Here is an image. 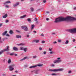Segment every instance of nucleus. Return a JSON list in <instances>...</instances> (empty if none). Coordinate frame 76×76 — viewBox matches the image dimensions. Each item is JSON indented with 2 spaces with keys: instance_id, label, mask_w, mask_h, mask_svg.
<instances>
[{
  "instance_id": "obj_36",
  "label": "nucleus",
  "mask_w": 76,
  "mask_h": 76,
  "mask_svg": "<svg viewBox=\"0 0 76 76\" xmlns=\"http://www.w3.org/2000/svg\"><path fill=\"white\" fill-rule=\"evenodd\" d=\"M54 66H55V65H54V64H52L51 65V67H54Z\"/></svg>"
},
{
  "instance_id": "obj_56",
  "label": "nucleus",
  "mask_w": 76,
  "mask_h": 76,
  "mask_svg": "<svg viewBox=\"0 0 76 76\" xmlns=\"http://www.w3.org/2000/svg\"><path fill=\"white\" fill-rule=\"evenodd\" d=\"M48 20H49V19L48 18H46V20L48 21Z\"/></svg>"
},
{
  "instance_id": "obj_49",
  "label": "nucleus",
  "mask_w": 76,
  "mask_h": 76,
  "mask_svg": "<svg viewBox=\"0 0 76 76\" xmlns=\"http://www.w3.org/2000/svg\"><path fill=\"white\" fill-rule=\"evenodd\" d=\"M74 10H76V7H74L73 8Z\"/></svg>"
},
{
  "instance_id": "obj_7",
  "label": "nucleus",
  "mask_w": 76,
  "mask_h": 76,
  "mask_svg": "<svg viewBox=\"0 0 76 76\" xmlns=\"http://www.w3.org/2000/svg\"><path fill=\"white\" fill-rule=\"evenodd\" d=\"M9 46H7V48L3 50V51H9Z\"/></svg>"
},
{
  "instance_id": "obj_22",
  "label": "nucleus",
  "mask_w": 76,
  "mask_h": 76,
  "mask_svg": "<svg viewBox=\"0 0 76 76\" xmlns=\"http://www.w3.org/2000/svg\"><path fill=\"white\" fill-rule=\"evenodd\" d=\"M36 43H39V40L38 39H35Z\"/></svg>"
},
{
  "instance_id": "obj_13",
  "label": "nucleus",
  "mask_w": 76,
  "mask_h": 76,
  "mask_svg": "<svg viewBox=\"0 0 76 76\" xmlns=\"http://www.w3.org/2000/svg\"><path fill=\"white\" fill-rule=\"evenodd\" d=\"M36 66H37H37H38V67H41V66H43V64H39L36 65Z\"/></svg>"
},
{
  "instance_id": "obj_62",
  "label": "nucleus",
  "mask_w": 76,
  "mask_h": 76,
  "mask_svg": "<svg viewBox=\"0 0 76 76\" xmlns=\"http://www.w3.org/2000/svg\"><path fill=\"white\" fill-rule=\"evenodd\" d=\"M31 1H33V0H30Z\"/></svg>"
},
{
  "instance_id": "obj_53",
  "label": "nucleus",
  "mask_w": 76,
  "mask_h": 76,
  "mask_svg": "<svg viewBox=\"0 0 76 76\" xmlns=\"http://www.w3.org/2000/svg\"><path fill=\"white\" fill-rule=\"evenodd\" d=\"M36 23H37V24H38V21H36Z\"/></svg>"
},
{
  "instance_id": "obj_10",
  "label": "nucleus",
  "mask_w": 76,
  "mask_h": 76,
  "mask_svg": "<svg viewBox=\"0 0 76 76\" xmlns=\"http://www.w3.org/2000/svg\"><path fill=\"white\" fill-rule=\"evenodd\" d=\"M35 67H37L36 65L31 66L29 67V68L30 69H32L33 68H35Z\"/></svg>"
},
{
  "instance_id": "obj_1",
  "label": "nucleus",
  "mask_w": 76,
  "mask_h": 76,
  "mask_svg": "<svg viewBox=\"0 0 76 76\" xmlns=\"http://www.w3.org/2000/svg\"><path fill=\"white\" fill-rule=\"evenodd\" d=\"M76 20V18L71 17H67L66 18H64L62 17H61L56 18L54 22L55 23H58V22H62V21H69V20Z\"/></svg>"
},
{
  "instance_id": "obj_45",
  "label": "nucleus",
  "mask_w": 76,
  "mask_h": 76,
  "mask_svg": "<svg viewBox=\"0 0 76 76\" xmlns=\"http://www.w3.org/2000/svg\"><path fill=\"white\" fill-rule=\"evenodd\" d=\"M24 67H28V65H24Z\"/></svg>"
},
{
  "instance_id": "obj_44",
  "label": "nucleus",
  "mask_w": 76,
  "mask_h": 76,
  "mask_svg": "<svg viewBox=\"0 0 76 76\" xmlns=\"http://www.w3.org/2000/svg\"><path fill=\"white\" fill-rule=\"evenodd\" d=\"M26 37L27 38H29V34L27 35Z\"/></svg>"
},
{
  "instance_id": "obj_11",
  "label": "nucleus",
  "mask_w": 76,
  "mask_h": 76,
  "mask_svg": "<svg viewBox=\"0 0 76 76\" xmlns=\"http://www.w3.org/2000/svg\"><path fill=\"white\" fill-rule=\"evenodd\" d=\"M26 16V15H24L22 16H21L20 17V19H23L25 18Z\"/></svg>"
},
{
  "instance_id": "obj_28",
  "label": "nucleus",
  "mask_w": 76,
  "mask_h": 76,
  "mask_svg": "<svg viewBox=\"0 0 76 76\" xmlns=\"http://www.w3.org/2000/svg\"><path fill=\"white\" fill-rule=\"evenodd\" d=\"M72 72V71L69 70L68 72V74H70V73H71Z\"/></svg>"
},
{
  "instance_id": "obj_14",
  "label": "nucleus",
  "mask_w": 76,
  "mask_h": 76,
  "mask_svg": "<svg viewBox=\"0 0 76 76\" xmlns=\"http://www.w3.org/2000/svg\"><path fill=\"white\" fill-rule=\"evenodd\" d=\"M25 43H23L20 44H18L17 45H18V46H20V45H25Z\"/></svg>"
},
{
  "instance_id": "obj_33",
  "label": "nucleus",
  "mask_w": 76,
  "mask_h": 76,
  "mask_svg": "<svg viewBox=\"0 0 76 76\" xmlns=\"http://www.w3.org/2000/svg\"><path fill=\"white\" fill-rule=\"evenodd\" d=\"M35 21H37L38 20V18H35L34 19Z\"/></svg>"
},
{
  "instance_id": "obj_18",
  "label": "nucleus",
  "mask_w": 76,
  "mask_h": 76,
  "mask_svg": "<svg viewBox=\"0 0 76 76\" xmlns=\"http://www.w3.org/2000/svg\"><path fill=\"white\" fill-rule=\"evenodd\" d=\"M7 33V31H5L4 32L3 34H2V35L4 36Z\"/></svg>"
},
{
  "instance_id": "obj_64",
  "label": "nucleus",
  "mask_w": 76,
  "mask_h": 76,
  "mask_svg": "<svg viewBox=\"0 0 76 76\" xmlns=\"http://www.w3.org/2000/svg\"><path fill=\"white\" fill-rule=\"evenodd\" d=\"M75 48H76V47H75Z\"/></svg>"
},
{
  "instance_id": "obj_6",
  "label": "nucleus",
  "mask_w": 76,
  "mask_h": 76,
  "mask_svg": "<svg viewBox=\"0 0 76 76\" xmlns=\"http://www.w3.org/2000/svg\"><path fill=\"white\" fill-rule=\"evenodd\" d=\"M22 28L23 29H24L25 31H28V27L26 26H22Z\"/></svg>"
},
{
  "instance_id": "obj_8",
  "label": "nucleus",
  "mask_w": 76,
  "mask_h": 76,
  "mask_svg": "<svg viewBox=\"0 0 76 76\" xmlns=\"http://www.w3.org/2000/svg\"><path fill=\"white\" fill-rule=\"evenodd\" d=\"M19 2H17L15 4H14L13 5V7H17L18 5H19Z\"/></svg>"
},
{
  "instance_id": "obj_43",
  "label": "nucleus",
  "mask_w": 76,
  "mask_h": 76,
  "mask_svg": "<svg viewBox=\"0 0 76 76\" xmlns=\"http://www.w3.org/2000/svg\"><path fill=\"white\" fill-rule=\"evenodd\" d=\"M47 53V52L46 51H44L43 52V54H46V53Z\"/></svg>"
},
{
  "instance_id": "obj_57",
  "label": "nucleus",
  "mask_w": 76,
  "mask_h": 76,
  "mask_svg": "<svg viewBox=\"0 0 76 76\" xmlns=\"http://www.w3.org/2000/svg\"><path fill=\"white\" fill-rule=\"evenodd\" d=\"M41 36H42V37H43L44 36V34H41Z\"/></svg>"
},
{
  "instance_id": "obj_40",
  "label": "nucleus",
  "mask_w": 76,
  "mask_h": 76,
  "mask_svg": "<svg viewBox=\"0 0 76 76\" xmlns=\"http://www.w3.org/2000/svg\"><path fill=\"white\" fill-rule=\"evenodd\" d=\"M43 2L44 3H46V0H43Z\"/></svg>"
},
{
  "instance_id": "obj_39",
  "label": "nucleus",
  "mask_w": 76,
  "mask_h": 76,
  "mask_svg": "<svg viewBox=\"0 0 76 76\" xmlns=\"http://www.w3.org/2000/svg\"><path fill=\"white\" fill-rule=\"evenodd\" d=\"M16 32H18V33H20V31L19 30H16Z\"/></svg>"
},
{
  "instance_id": "obj_60",
  "label": "nucleus",
  "mask_w": 76,
  "mask_h": 76,
  "mask_svg": "<svg viewBox=\"0 0 76 76\" xmlns=\"http://www.w3.org/2000/svg\"><path fill=\"white\" fill-rule=\"evenodd\" d=\"M15 72H16V73H18V72L17 71H15Z\"/></svg>"
},
{
  "instance_id": "obj_24",
  "label": "nucleus",
  "mask_w": 76,
  "mask_h": 76,
  "mask_svg": "<svg viewBox=\"0 0 76 76\" xmlns=\"http://www.w3.org/2000/svg\"><path fill=\"white\" fill-rule=\"evenodd\" d=\"M9 34L12 35L13 34V31L12 30H10L9 32Z\"/></svg>"
},
{
  "instance_id": "obj_52",
  "label": "nucleus",
  "mask_w": 76,
  "mask_h": 76,
  "mask_svg": "<svg viewBox=\"0 0 76 76\" xmlns=\"http://www.w3.org/2000/svg\"><path fill=\"white\" fill-rule=\"evenodd\" d=\"M39 50H42V48H39Z\"/></svg>"
},
{
  "instance_id": "obj_29",
  "label": "nucleus",
  "mask_w": 76,
  "mask_h": 76,
  "mask_svg": "<svg viewBox=\"0 0 76 76\" xmlns=\"http://www.w3.org/2000/svg\"><path fill=\"white\" fill-rule=\"evenodd\" d=\"M37 56H36V55L33 56V58H37Z\"/></svg>"
},
{
  "instance_id": "obj_15",
  "label": "nucleus",
  "mask_w": 76,
  "mask_h": 76,
  "mask_svg": "<svg viewBox=\"0 0 76 76\" xmlns=\"http://www.w3.org/2000/svg\"><path fill=\"white\" fill-rule=\"evenodd\" d=\"M13 50H14V51H18V49L16 47H14L13 48Z\"/></svg>"
},
{
  "instance_id": "obj_46",
  "label": "nucleus",
  "mask_w": 76,
  "mask_h": 76,
  "mask_svg": "<svg viewBox=\"0 0 76 76\" xmlns=\"http://www.w3.org/2000/svg\"><path fill=\"white\" fill-rule=\"evenodd\" d=\"M6 36H7V37H10V35H9V34H7L6 35Z\"/></svg>"
},
{
  "instance_id": "obj_35",
  "label": "nucleus",
  "mask_w": 76,
  "mask_h": 76,
  "mask_svg": "<svg viewBox=\"0 0 76 76\" xmlns=\"http://www.w3.org/2000/svg\"><path fill=\"white\" fill-rule=\"evenodd\" d=\"M4 52V51H3V50L0 52V55H1V54H2V53H3V52Z\"/></svg>"
},
{
  "instance_id": "obj_42",
  "label": "nucleus",
  "mask_w": 76,
  "mask_h": 76,
  "mask_svg": "<svg viewBox=\"0 0 76 76\" xmlns=\"http://www.w3.org/2000/svg\"><path fill=\"white\" fill-rule=\"evenodd\" d=\"M33 32H34V34H36L37 33V31H33Z\"/></svg>"
},
{
  "instance_id": "obj_4",
  "label": "nucleus",
  "mask_w": 76,
  "mask_h": 76,
  "mask_svg": "<svg viewBox=\"0 0 76 76\" xmlns=\"http://www.w3.org/2000/svg\"><path fill=\"white\" fill-rule=\"evenodd\" d=\"M60 58H57V60H55L54 61V63H59L61 62V60H60Z\"/></svg>"
},
{
  "instance_id": "obj_25",
  "label": "nucleus",
  "mask_w": 76,
  "mask_h": 76,
  "mask_svg": "<svg viewBox=\"0 0 76 76\" xmlns=\"http://www.w3.org/2000/svg\"><path fill=\"white\" fill-rule=\"evenodd\" d=\"M31 29H33L34 28V27H35V26L33 24L31 25Z\"/></svg>"
},
{
  "instance_id": "obj_17",
  "label": "nucleus",
  "mask_w": 76,
  "mask_h": 76,
  "mask_svg": "<svg viewBox=\"0 0 76 76\" xmlns=\"http://www.w3.org/2000/svg\"><path fill=\"white\" fill-rule=\"evenodd\" d=\"M26 58H27V57L26 56L24 58L21 59L20 60V61H23V60H25V59H26Z\"/></svg>"
},
{
  "instance_id": "obj_21",
  "label": "nucleus",
  "mask_w": 76,
  "mask_h": 76,
  "mask_svg": "<svg viewBox=\"0 0 76 76\" xmlns=\"http://www.w3.org/2000/svg\"><path fill=\"white\" fill-rule=\"evenodd\" d=\"M11 59H10L9 58V59L8 61V64H10V63H11Z\"/></svg>"
},
{
  "instance_id": "obj_51",
  "label": "nucleus",
  "mask_w": 76,
  "mask_h": 76,
  "mask_svg": "<svg viewBox=\"0 0 76 76\" xmlns=\"http://www.w3.org/2000/svg\"><path fill=\"white\" fill-rule=\"evenodd\" d=\"M72 41L73 42H75V39H73Z\"/></svg>"
},
{
  "instance_id": "obj_30",
  "label": "nucleus",
  "mask_w": 76,
  "mask_h": 76,
  "mask_svg": "<svg viewBox=\"0 0 76 76\" xmlns=\"http://www.w3.org/2000/svg\"><path fill=\"white\" fill-rule=\"evenodd\" d=\"M24 48H23V47H21V48H20V50H23Z\"/></svg>"
},
{
  "instance_id": "obj_54",
  "label": "nucleus",
  "mask_w": 76,
  "mask_h": 76,
  "mask_svg": "<svg viewBox=\"0 0 76 76\" xmlns=\"http://www.w3.org/2000/svg\"><path fill=\"white\" fill-rule=\"evenodd\" d=\"M15 56H17L18 54H15Z\"/></svg>"
},
{
  "instance_id": "obj_12",
  "label": "nucleus",
  "mask_w": 76,
  "mask_h": 76,
  "mask_svg": "<svg viewBox=\"0 0 76 76\" xmlns=\"http://www.w3.org/2000/svg\"><path fill=\"white\" fill-rule=\"evenodd\" d=\"M39 70H36L34 71V73L35 74H39Z\"/></svg>"
},
{
  "instance_id": "obj_41",
  "label": "nucleus",
  "mask_w": 76,
  "mask_h": 76,
  "mask_svg": "<svg viewBox=\"0 0 76 76\" xmlns=\"http://www.w3.org/2000/svg\"><path fill=\"white\" fill-rule=\"evenodd\" d=\"M35 42V39L34 40L32 41V43H34V42Z\"/></svg>"
},
{
  "instance_id": "obj_26",
  "label": "nucleus",
  "mask_w": 76,
  "mask_h": 76,
  "mask_svg": "<svg viewBox=\"0 0 76 76\" xmlns=\"http://www.w3.org/2000/svg\"><path fill=\"white\" fill-rule=\"evenodd\" d=\"M61 41H62L61 39H59L58 40V42H59V43L61 42Z\"/></svg>"
},
{
  "instance_id": "obj_58",
  "label": "nucleus",
  "mask_w": 76,
  "mask_h": 76,
  "mask_svg": "<svg viewBox=\"0 0 76 76\" xmlns=\"http://www.w3.org/2000/svg\"><path fill=\"white\" fill-rule=\"evenodd\" d=\"M24 0H21V1H23Z\"/></svg>"
},
{
  "instance_id": "obj_16",
  "label": "nucleus",
  "mask_w": 76,
  "mask_h": 76,
  "mask_svg": "<svg viewBox=\"0 0 76 76\" xmlns=\"http://www.w3.org/2000/svg\"><path fill=\"white\" fill-rule=\"evenodd\" d=\"M7 17V14H6L5 15L3 16L2 18H6Z\"/></svg>"
},
{
  "instance_id": "obj_38",
  "label": "nucleus",
  "mask_w": 76,
  "mask_h": 76,
  "mask_svg": "<svg viewBox=\"0 0 76 76\" xmlns=\"http://www.w3.org/2000/svg\"><path fill=\"white\" fill-rule=\"evenodd\" d=\"M45 41L43 40L42 41V44H44V43H45Z\"/></svg>"
},
{
  "instance_id": "obj_27",
  "label": "nucleus",
  "mask_w": 76,
  "mask_h": 76,
  "mask_svg": "<svg viewBox=\"0 0 76 76\" xmlns=\"http://www.w3.org/2000/svg\"><path fill=\"white\" fill-rule=\"evenodd\" d=\"M69 43V40H66V42H65V44H67Z\"/></svg>"
},
{
  "instance_id": "obj_2",
  "label": "nucleus",
  "mask_w": 76,
  "mask_h": 76,
  "mask_svg": "<svg viewBox=\"0 0 76 76\" xmlns=\"http://www.w3.org/2000/svg\"><path fill=\"white\" fill-rule=\"evenodd\" d=\"M63 70H64V69L62 68L49 69V71H50V72H61V71H63Z\"/></svg>"
},
{
  "instance_id": "obj_37",
  "label": "nucleus",
  "mask_w": 76,
  "mask_h": 76,
  "mask_svg": "<svg viewBox=\"0 0 76 76\" xmlns=\"http://www.w3.org/2000/svg\"><path fill=\"white\" fill-rule=\"evenodd\" d=\"M10 56H13V54H14V53H10Z\"/></svg>"
},
{
  "instance_id": "obj_3",
  "label": "nucleus",
  "mask_w": 76,
  "mask_h": 76,
  "mask_svg": "<svg viewBox=\"0 0 76 76\" xmlns=\"http://www.w3.org/2000/svg\"><path fill=\"white\" fill-rule=\"evenodd\" d=\"M14 67H16V66L15 64H12L10 65L9 67V70L10 71H13L14 70Z\"/></svg>"
},
{
  "instance_id": "obj_31",
  "label": "nucleus",
  "mask_w": 76,
  "mask_h": 76,
  "mask_svg": "<svg viewBox=\"0 0 76 76\" xmlns=\"http://www.w3.org/2000/svg\"><path fill=\"white\" fill-rule=\"evenodd\" d=\"M27 20L28 21V22H31V19H30V18H28L27 19Z\"/></svg>"
},
{
  "instance_id": "obj_32",
  "label": "nucleus",
  "mask_w": 76,
  "mask_h": 76,
  "mask_svg": "<svg viewBox=\"0 0 76 76\" xmlns=\"http://www.w3.org/2000/svg\"><path fill=\"white\" fill-rule=\"evenodd\" d=\"M31 11L33 12L34 11V8L32 7L31 8Z\"/></svg>"
},
{
  "instance_id": "obj_47",
  "label": "nucleus",
  "mask_w": 76,
  "mask_h": 76,
  "mask_svg": "<svg viewBox=\"0 0 76 76\" xmlns=\"http://www.w3.org/2000/svg\"><path fill=\"white\" fill-rule=\"evenodd\" d=\"M53 44H57V42L55 41L53 42Z\"/></svg>"
},
{
  "instance_id": "obj_59",
  "label": "nucleus",
  "mask_w": 76,
  "mask_h": 76,
  "mask_svg": "<svg viewBox=\"0 0 76 76\" xmlns=\"http://www.w3.org/2000/svg\"><path fill=\"white\" fill-rule=\"evenodd\" d=\"M34 71H31V73H33V72H34Z\"/></svg>"
},
{
  "instance_id": "obj_9",
  "label": "nucleus",
  "mask_w": 76,
  "mask_h": 76,
  "mask_svg": "<svg viewBox=\"0 0 76 76\" xmlns=\"http://www.w3.org/2000/svg\"><path fill=\"white\" fill-rule=\"evenodd\" d=\"M49 51H50L49 52L50 54H53V53H54V52L53 51H52V48H49Z\"/></svg>"
},
{
  "instance_id": "obj_5",
  "label": "nucleus",
  "mask_w": 76,
  "mask_h": 76,
  "mask_svg": "<svg viewBox=\"0 0 76 76\" xmlns=\"http://www.w3.org/2000/svg\"><path fill=\"white\" fill-rule=\"evenodd\" d=\"M11 2L10 1H7L4 2V5H5V8H8L9 7V5H7L8 3H10Z\"/></svg>"
},
{
  "instance_id": "obj_20",
  "label": "nucleus",
  "mask_w": 76,
  "mask_h": 76,
  "mask_svg": "<svg viewBox=\"0 0 76 76\" xmlns=\"http://www.w3.org/2000/svg\"><path fill=\"white\" fill-rule=\"evenodd\" d=\"M21 37V36L20 35H17L16 36V38H20Z\"/></svg>"
},
{
  "instance_id": "obj_23",
  "label": "nucleus",
  "mask_w": 76,
  "mask_h": 76,
  "mask_svg": "<svg viewBox=\"0 0 76 76\" xmlns=\"http://www.w3.org/2000/svg\"><path fill=\"white\" fill-rule=\"evenodd\" d=\"M57 75V74L54 73H52L51 74V75L52 76H56V75Z\"/></svg>"
},
{
  "instance_id": "obj_48",
  "label": "nucleus",
  "mask_w": 76,
  "mask_h": 76,
  "mask_svg": "<svg viewBox=\"0 0 76 76\" xmlns=\"http://www.w3.org/2000/svg\"><path fill=\"white\" fill-rule=\"evenodd\" d=\"M3 24L2 23H0V27L2 26Z\"/></svg>"
},
{
  "instance_id": "obj_55",
  "label": "nucleus",
  "mask_w": 76,
  "mask_h": 76,
  "mask_svg": "<svg viewBox=\"0 0 76 76\" xmlns=\"http://www.w3.org/2000/svg\"><path fill=\"white\" fill-rule=\"evenodd\" d=\"M50 13L49 12H48V11L46 12V13Z\"/></svg>"
},
{
  "instance_id": "obj_50",
  "label": "nucleus",
  "mask_w": 76,
  "mask_h": 76,
  "mask_svg": "<svg viewBox=\"0 0 76 76\" xmlns=\"http://www.w3.org/2000/svg\"><path fill=\"white\" fill-rule=\"evenodd\" d=\"M2 76H6V75L5 74H2Z\"/></svg>"
},
{
  "instance_id": "obj_63",
  "label": "nucleus",
  "mask_w": 76,
  "mask_h": 76,
  "mask_svg": "<svg viewBox=\"0 0 76 76\" xmlns=\"http://www.w3.org/2000/svg\"><path fill=\"white\" fill-rule=\"evenodd\" d=\"M1 39V37H0V40Z\"/></svg>"
},
{
  "instance_id": "obj_19",
  "label": "nucleus",
  "mask_w": 76,
  "mask_h": 76,
  "mask_svg": "<svg viewBox=\"0 0 76 76\" xmlns=\"http://www.w3.org/2000/svg\"><path fill=\"white\" fill-rule=\"evenodd\" d=\"M23 50L24 52H26L28 50V48H23Z\"/></svg>"
},
{
  "instance_id": "obj_34",
  "label": "nucleus",
  "mask_w": 76,
  "mask_h": 76,
  "mask_svg": "<svg viewBox=\"0 0 76 76\" xmlns=\"http://www.w3.org/2000/svg\"><path fill=\"white\" fill-rule=\"evenodd\" d=\"M5 23H8L9 22V20H6L5 21Z\"/></svg>"
},
{
  "instance_id": "obj_61",
  "label": "nucleus",
  "mask_w": 76,
  "mask_h": 76,
  "mask_svg": "<svg viewBox=\"0 0 76 76\" xmlns=\"http://www.w3.org/2000/svg\"><path fill=\"white\" fill-rule=\"evenodd\" d=\"M52 34H55L54 33H52Z\"/></svg>"
}]
</instances>
